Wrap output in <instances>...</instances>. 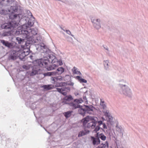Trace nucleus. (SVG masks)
<instances>
[{
  "label": "nucleus",
  "instance_id": "obj_1",
  "mask_svg": "<svg viewBox=\"0 0 148 148\" xmlns=\"http://www.w3.org/2000/svg\"><path fill=\"white\" fill-rule=\"evenodd\" d=\"M38 33V30L36 29H28L27 28L23 29L22 28H18L16 31V34H23V36L25 38H28V40L25 44L28 45L32 44L36 42H40L42 41L41 36H39L36 37L33 36L36 35Z\"/></svg>",
  "mask_w": 148,
  "mask_h": 148
},
{
  "label": "nucleus",
  "instance_id": "obj_2",
  "mask_svg": "<svg viewBox=\"0 0 148 148\" xmlns=\"http://www.w3.org/2000/svg\"><path fill=\"white\" fill-rule=\"evenodd\" d=\"M18 23L12 20L8 23H5L1 25L2 29H6L0 32V36L1 37L11 36L12 34V30L18 26Z\"/></svg>",
  "mask_w": 148,
  "mask_h": 148
},
{
  "label": "nucleus",
  "instance_id": "obj_3",
  "mask_svg": "<svg viewBox=\"0 0 148 148\" xmlns=\"http://www.w3.org/2000/svg\"><path fill=\"white\" fill-rule=\"evenodd\" d=\"M48 58L44 56L43 58H41L36 61L35 64L32 67V71L30 73L31 76H33L38 73L40 70V67L42 66L46 67L48 63Z\"/></svg>",
  "mask_w": 148,
  "mask_h": 148
},
{
  "label": "nucleus",
  "instance_id": "obj_4",
  "mask_svg": "<svg viewBox=\"0 0 148 148\" xmlns=\"http://www.w3.org/2000/svg\"><path fill=\"white\" fill-rule=\"evenodd\" d=\"M18 11V7L17 5L11 6L9 9H1L0 10V14L1 15L9 14V18L12 19L20 18V16L21 15L19 14H15Z\"/></svg>",
  "mask_w": 148,
  "mask_h": 148
},
{
  "label": "nucleus",
  "instance_id": "obj_5",
  "mask_svg": "<svg viewBox=\"0 0 148 148\" xmlns=\"http://www.w3.org/2000/svg\"><path fill=\"white\" fill-rule=\"evenodd\" d=\"M119 82L120 83L119 84V85L121 89V93L125 96L131 97L132 93L130 89L128 86V83L124 79L120 80Z\"/></svg>",
  "mask_w": 148,
  "mask_h": 148
},
{
  "label": "nucleus",
  "instance_id": "obj_6",
  "mask_svg": "<svg viewBox=\"0 0 148 148\" xmlns=\"http://www.w3.org/2000/svg\"><path fill=\"white\" fill-rule=\"evenodd\" d=\"M29 44V46H27L26 45H21V49H18L19 54H20V59L22 60L26 56L28 55L29 53V49L30 46Z\"/></svg>",
  "mask_w": 148,
  "mask_h": 148
},
{
  "label": "nucleus",
  "instance_id": "obj_7",
  "mask_svg": "<svg viewBox=\"0 0 148 148\" xmlns=\"http://www.w3.org/2000/svg\"><path fill=\"white\" fill-rule=\"evenodd\" d=\"M50 52L49 50H46L44 54L45 55L46 57L48 58L47 60L48 62L51 63L58 62V60L56 57L52 54H50Z\"/></svg>",
  "mask_w": 148,
  "mask_h": 148
},
{
  "label": "nucleus",
  "instance_id": "obj_8",
  "mask_svg": "<svg viewBox=\"0 0 148 148\" xmlns=\"http://www.w3.org/2000/svg\"><path fill=\"white\" fill-rule=\"evenodd\" d=\"M92 118L90 119V121L87 124L86 127L89 129H94L96 127L97 122V118L95 116H92Z\"/></svg>",
  "mask_w": 148,
  "mask_h": 148
},
{
  "label": "nucleus",
  "instance_id": "obj_9",
  "mask_svg": "<svg viewBox=\"0 0 148 148\" xmlns=\"http://www.w3.org/2000/svg\"><path fill=\"white\" fill-rule=\"evenodd\" d=\"M64 69L62 67H59L57 69L56 72H48L44 73V75L45 76H54L56 74L58 75L61 74L64 71Z\"/></svg>",
  "mask_w": 148,
  "mask_h": 148
},
{
  "label": "nucleus",
  "instance_id": "obj_10",
  "mask_svg": "<svg viewBox=\"0 0 148 148\" xmlns=\"http://www.w3.org/2000/svg\"><path fill=\"white\" fill-rule=\"evenodd\" d=\"M20 54L18 49L16 50H14L11 52L9 57V60H15L18 58L20 59Z\"/></svg>",
  "mask_w": 148,
  "mask_h": 148
},
{
  "label": "nucleus",
  "instance_id": "obj_11",
  "mask_svg": "<svg viewBox=\"0 0 148 148\" xmlns=\"http://www.w3.org/2000/svg\"><path fill=\"white\" fill-rule=\"evenodd\" d=\"M91 22L94 27L96 29H99L101 27V20L99 18H92Z\"/></svg>",
  "mask_w": 148,
  "mask_h": 148
},
{
  "label": "nucleus",
  "instance_id": "obj_12",
  "mask_svg": "<svg viewBox=\"0 0 148 148\" xmlns=\"http://www.w3.org/2000/svg\"><path fill=\"white\" fill-rule=\"evenodd\" d=\"M84 107L86 113L90 114H92L95 110V108L91 105H84Z\"/></svg>",
  "mask_w": 148,
  "mask_h": 148
},
{
  "label": "nucleus",
  "instance_id": "obj_13",
  "mask_svg": "<svg viewBox=\"0 0 148 148\" xmlns=\"http://www.w3.org/2000/svg\"><path fill=\"white\" fill-rule=\"evenodd\" d=\"M15 34L16 35H21V36L23 37V38H21L20 37H16V40L17 42H18V43L19 44H23L24 43L25 45H26L27 46H28L29 45H28V44L27 45L25 44V43L28 40V38H25L23 37V34H17L16 33V32H15Z\"/></svg>",
  "mask_w": 148,
  "mask_h": 148
},
{
  "label": "nucleus",
  "instance_id": "obj_14",
  "mask_svg": "<svg viewBox=\"0 0 148 148\" xmlns=\"http://www.w3.org/2000/svg\"><path fill=\"white\" fill-rule=\"evenodd\" d=\"M104 113L105 116L106 118L107 122L110 123L111 125H112L114 123L113 118L111 116L109 111H106Z\"/></svg>",
  "mask_w": 148,
  "mask_h": 148
},
{
  "label": "nucleus",
  "instance_id": "obj_15",
  "mask_svg": "<svg viewBox=\"0 0 148 148\" xmlns=\"http://www.w3.org/2000/svg\"><path fill=\"white\" fill-rule=\"evenodd\" d=\"M95 136H91V139L93 145H97L99 144L100 143V140L98 137V133H97L95 135Z\"/></svg>",
  "mask_w": 148,
  "mask_h": 148
},
{
  "label": "nucleus",
  "instance_id": "obj_16",
  "mask_svg": "<svg viewBox=\"0 0 148 148\" xmlns=\"http://www.w3.org/2000/svg\"><path fill=\"white\" fill-rule=\"evenodd\" d=\"M57 91L61 93L64 96L66 95L67 94V92L69 90L70 88L69 87H63L61 88H56Z\"/></svg>",
  "mask_w": 148,
  "mask_h": 148
},
{
  "label": "nucleus",
  "instance_id": "obj_17",
  "mask_svg": "<svg viewBox=\"0 0 148 148\" xmlns=\"http://www.w3.org/2000/svg\"><path fill=\"white\" fill-rule=\"evenodd\" d=\"M23 20H25L26 22L28 20L27 24L28 27H31L34 24V18L33 17H31L28 19V17H23Z\"/></svg>",
  "mask_w": 148,
  "mask_h": 148
},
{
  "label": "nucleus",
  "instance_id": "obj_18",
  "mask_svg": "<svg viewBox=\"0 0 148 148\" xmlns=\"http://www.w3.org/2000/svg\"><path fill=\"white\" fill-rule=\"evenodd\" d=\"M15 1V0H0V3L4 6H8L12 4Z\"/></svg>",
  "mask_w": 148,
  "mask_h": 148
},
{
  "label": "nucleus",
  "instance_id": "obj_19",
  "mask_svg": "<svg viewBox=\"0 0 148 148\" xmlns=\"http://www.w3.org/2000/svg\"><path fill=\"white\" fill-rule=\"evenodd\" d=\"M50 79L52 83H55L58 80L62 81L63 80V78L61 76H58L57 77L52 76L51 77Z\"/></svg>",
  "mask_w": 148,
  "mask_h": 148
},
{
  "label": "nucleus",
  "instance_id": "obj_20",
  "mask_svg": "<svg viewBox=\"0 0 148 148\" xmlns=\"http://www.w3.org/2000/svg\"><path fill=\"white\" fill-rule=\"evenodd\" d=\"M1 42L3 45L8 48H11L12 47V43L9 42L7 41L2 40H1Z\"/></svg>",
  "mask_w": 148,
  "mask_h": 148
},
{
  "label": "nucleus",
  "instance_id": "obj_21",
  "mask_svg": "<svg viewBox=\"0 0 148 148\" xmlns=\"http://www.w3.org/2000/svg\"><path fill=\"white\" fill-rule=\"evenodd\" d=\"M92 118V116H87L82 120V122L83 123V126L86 127V125L88 122L90 121V119Z\"/></svg>",
  "mask_w": 148,
  "mask_h": 148
},
{
  "label": "nucleus",
  "instance_id": "obj_22",
  "mask_svg": "<svg viewBox=\"0 0 148 148\" xmlns=\"http://www.w3.org/2000/svg\"><path fill=\"white\" fill-rule=\"evenodd\" d=\"M42 42V40L41 42H38L40 44V45H39V47H40L41 49L40 51L42 53H43L44 54H45V52H46V50H49V49H47L46 48V46L43 43H40Z\"/></svg>",
  "mask_w": 148,
  "mask_h": 148
},
{
  "label": "nucleus",
  "instance_id": "obj_23",
  "mask_svg": "<svg viewBox=\"0 0 148 148\" xmlns=\"http://www.w3.org/2000/svg\"><path fill=\"white\" fill-rule=\"evenodd\" d=\"M69 105L73 109H75L77 108H80L83 106L77 103H76L71 102L69 103Z\"/></svg>",
  "mask_w": 148,
  "mask_h": 148
},
{
  "label": "nucleus",
  "instance_id": "obj_24",
  "mask_svg": "<svg viewBox=\"0 0 148 148\" xmlns=\"http://www.w3.org/2000/svg\"><path fill=\"white\" fill-rule=\"evenodd\" d=\"M90 131L87 130H84L80 131L78 134L79 137H81L89 133Z\"/></svg>",
  "mask_w": 148,
  "mask_h": 148
},
{
  "label": "nucleus",
  "instance_id": "obj_25",
  "mask_svg": "<svg viewBox=\"0 0 148 148\" xmlns=\"http://www.w3.org/2000/svg\"><path fill=\"white\" fill-rule=\"evenodd\" d=\"M53 83L55 84V86L56 87L64 86L67 85L66 83L65 82H57L56 83Z\"/></svg>",
  "mask_w": 148,
  "mask_h": 148
},
{
  "label": "nucleus",
  "instance_id": "obj_26",
  "mask_svg": "<svg viewBox=\"0 0 148 148\" xmlns=\"http://www.w3.org/2000/svg\"><path fill=\"white\" fill-rule=\"evenodd\" d=\"M82 107L79 108V109L78 110V113L79 114L83 116H84L86 113V111H85V110H84V107L83 108H82Z\"/></svg>",
  "mask_w": 148,
  "mask_h": 148
},
{
  "label": "nucleus",
  "instance_id": "obj_27",
  "mask_svg": "<svg viewBox=\"0 0 148 148\" xmlns=\"http://www.w3.org/2000/svg\"><path fill=\"white\" fill-rule=\"evenodd\" d=\"M116 130L119 133H121L122 136L123 135V130L121 126H119L118 124L116 126Z\"/></svg>",
  "mask_w": 148,
  "mask_h": 148
},
{
  "label": "nucleus",
  "instance_id": "obj_28",
  "mask_svg": "<svg viewBox=\"0 0 148 148\" xmlns=\"http://www.w3.org/2000/svg\"><path fill=\"white\" fill-rule=\"evenodd\" d=\"M42 87L45 90H48L52 89L53 88V86L51 85H44L42 86Z\"/></svg>",
  "mask_w": 148,
  "mask_h": 148
},
{
  "label": "nucleus",
  "instance_id": "obj_29",
  "mask_svg": "<svg viewBox=\"0 0 148 148\" xmlns=\"http://www.w3.org/2000/svg\"><path fill=\"white\" fill-rule=\"evenodd\" d=\"M58 65L56 64H52L50 65L49 66H48L47 65L46 66L47 69L48 71H50L55 69L58 66Z\"/></svg>",
  "mask_w": 148,
  "mask_h": 148
},
{
  "label": "nucleus",
  "instance_id": "obj_30",
  "mask_svg": "<svg viewBox=\"0 0 148 148\" xmlns=\"http://www.w3.org/2000/svg\"><path fill=\"white\" fill-rule=\"evenodd\" d=\"M72 112V111H69L64 112L63 114L66 118H68L71 116V114Z\"/></svg>",
  "mask_w": 148,
  "mask_h": 148
},
{
  "label": "nucleus",
  "instance_id": "obj_31",
  "mask_svg": "<svg viewBox=\"0 0 148 148\" xmlns=\"http://www.w3.org/2000/svg\"><path fill=\"white\" fill-rule=\"evenodd\" d=\"M76 78L80 83H86L87 82V80L84 79L82 78L80 76H77L76 77Z\"/></svg>",
  "mask_w": 148,
  "mask_h": 148
},
{
  "label": "nucleus",
  "instance_id": "obj_32",
  "mask_svg": "<svg viewBox=\"0 0 148 148\" xmlns=\"http://www.w3.org/2000/svg\"><path fill=\"white\" fill-rule=\"evenodd\" d=\"M97 133H98V137L99 138H100L101 140L103 141L106 140V137L103 133H101L99 134L98 132Z\"/></svg>",
  "mask_w": 148,
  "mask_h": 148
},
{
  "label": "nucleus",
  "instance_id": "obj_33",
  "mask_svg": "<svg viewBox=\"0 0 148 148\" xmlns=\"http://www.w3.org/2000/svg\"><path fill=\"white\" fill-rule=\"evenodd\" d=\"M77 68L75 67H73V69H72L73 73L75 74L81 75H82L81 73L79 71H77Z\"/></svg>",
  "mask_w": 148,
  "mask_h": 148
},
{
  "label": "nucleus",
  "instance_id": "obj_34",
  "mask_svg": "<svg viewBox=\"0 0 148 148\" xmlns=\"http://www.w3.org/2000/svg\"><path fill=\"white\" fill-rule=\"evenodd\" d=\"M73 99V98L72 96L71 95H69V96H66L64 98V101H70L71 100H72Z\"/></svg>",
  "mask_w": 148,
  "mask_h": 148
},
{
  "label": "nucleus",
  "instance_id": "obj_35",
  "mask_svg": "<svg viewBox=\"0 0 148 148\" xmlns=\"http://www.w3.org/2000/svg\"><path fill=\"white\" fill-rule=\"evenodd\" d=\"M108 63L109 61L108 60L104 61L103 62L104 68L106 70H107L108 69Z\"/></svg>",
  "mask_w": 148,
  "mask_h": 148
},
{
  "label": "nucleus",
  "instance_id": "obj_36",
  "mask_svg": "<svg viewBox=\"0 0 148 148\" xmlns=\"http://www.w3.org/2000/svg\"><path fill=\"white\" fill-rule=\"evenodd\" d=\"M83 101L81 98L79 99H76L74 100L73 102L74 103H76L79 104V103H82L83 102Z\"/></svg>",
  "mask_w": 148,
  "mask_h": 148
},
{
  "label": "nucleus",
  "instance_id": "obj_37",
  "mask_svg": "<svg viewBox=\"0 0 148 148\" xmlns=\"http://www.w3.org/2000/svg\"><path fill=\"white\" fill-rule=\"evenodd\" d=\"M102 125H103L102 127L103 129L108 130H110L111 127L108 125L107 127L104 123H103Z\"/></svg>",
  "mask_w": 148,
  "mask_h": 148
},
{
  "label": "nucleus",
  "instance_id": "obj_38",
  "mask_svg": "<svg viewBox=\"0 0 148 148\" xmlns=\"http://www.w3.org/2000/svg\"><path fill=\"white\" fill-rule=\"evenodd\" d=\"M103 146H101L103 148H108V143L107 141L106 142V143L105 144H102Z\"/></svg>",
  "mask_w": 148,
  "mask_h": 148
},
{
  "label": "nucleus",
  "instance_id": "obj_39",
  "mask_svg": "<svg viewBox=\"0 0 148 148\" xmlns=\"http://www.w3.org/2000/svg\"><path fill=\"white\" fill-rule=\"evenodd\" d=\"M66 40L67 41L69 42L72 43H73V38L69 36L67 37L66 38Z\"/></svg>",
  "mask_w": 148,
  "mask_h": 148
},
{
  "label": "nucleus",
  "instance_id": "obj_40",
  "mask_svg": "<svg viewBox=\"0 0 148 148\" xmlns=\"http://www.w3.org/2000/svg\"><path fill=\"white\" fill-rule=\"evenodd\" d=\"M60 1L66 4H69L70 0H60Z\"/></svg>",
  "mask_w": 148,
  "mask_h": 148
},
{
  "label": "nucleus",
  "instance_id": "obj_41",
  "mask_svg": "<svg viewBox=\"0 0 148 148\" xmlns=\"http://www.w3.org/2000/svg\"><path fill=\"white\" fill-rule=\"evenodd\" d=\"M66 33L69 35H71L73 37L75 38L74 37V35H73V34H71V32L69 30H66Z\"/></svg>",
  "mask_w": 148,
  "mask_h": 148
},
{
  "label": "nucleus",
  "instance_id": "obj_42",
  "mask_svg": "<svg viewBox=\"0 0 148 148\" xmlns=\"http://www.w3.org/2000/svg\"><path fill=\"white\" fill-rule=\"evenodd\" d=\"M95 128L94 131L96 132H97V131H98L100 129V126L97 125L96 127H95Z\"/></svg>",
  "mask_w": 148,
  "mask_h": 148
},
{
  "label": "nucleus",
  "instance_id": "obj_43",
  "mask_svg": "<svg viewBox=\"0 0 148 148\" xmlns=\"http://www.w3.org/2000/svg\"><path fill=\"white\" fill-rule=\"evenodd\" d=\"M22 67L24 69H25L27 70L29 69V66H27L26 65H23V66Z\"/></svg>",
  "mask_w": 148,
  "mask_h": 148
},
{
  "label": "nucleus",
  "instance_id": "obj_44",
  "mask_svg": "<svg viewBox=\"0 0 148 148\" xmlns=\"http://www.w3.org/2000/svg\"><path fill=\"white\" fill-rule=\"evenodd\" d=\"M98 123V126H100L101 125L103 124V121H97V123Z\"/></svg>",
  "mask_w": 148,
  "mask_h": 148
},
{
  "label": "nucleus",
  "instance_id": "obj_45",
  "mask_svg": "<svg viewBox=\"0 0 148 148\" xmlns=\"http://www.w3.org/2000/svg\"><path fill=\"white\" fill-rule=\"evenodd\" d=\"M100 105L102 107L103 109H105L106 108V106L105 103L100 104Z\"/></svg>",
  "mask_w": 148,
  "mask_h": 148
},
{
  "label": "nucleus",
  "instance_id": "obj_46",
  "mask_svg": "<svg viewBox=\"0 0 148 148\" xmlns=\"http://www.w3.org/2000/svg\"><path fill=\"white\" fill-rule=\"evenodd\" d=\"M83 99L84 101H85V102L88 103V101L86 97V96H83Z\"/></svg>",
  "mask_w": 148,
  "mask_h": 148
},
{
  "label": "nucleus",
  "instance_id": "obj_47",
  "mask_svg": "<svg viewBox=\"0 0 148 148\" xmlns=\"http://www.w3.org/2000/svg\"><path fill=\"white\" fill-rule=\"evenodd\" d=\"M37 121H38V122L39 123H40L41 122V118L40 117L39 118H38V119L37 120Z\"/></svg>",
  "mask_w": 148,
  "mask_h": 148
},
{
  "label": "nucleus",
  "instance_id": "obj_48",
  "mask_svg": "<svg viewBox=\"0 0 148 148\" xmlns=\"http://www.w3.org/2000/svg\"><path fill=\"white\" fill-rule=\"evenodd\" d=\"M100 100H101V101H100V104L105 103V101H104L102 99H101Z\"/></svg>",
  "mask_w": 148,
  "mask_h": 148
},
{
  "label": "nucleus",
  "instance_id": "obj_49",
  "mask_svg": "<svg viewBox=\"0 0 148 148\" xmlns=\"http://www.w3.org/2000/svg\"><path fill=\"white\" fill-rule=\"evenodd\" d=\"M74 83L71 82L70 83H69L68 85L71 86H73L74 85Z\"/></svg>",
  "mask_w": 148,
  "mask_h": 148
},
{
  "label": "nucleus",
  "instance_id": "obj_50",
  "mask_svg": "<svg viewBox=\"0 0 148 148\" xmlns=\"http://www.w3.org/2000/svg\"><path fill=\"white\" fill-rule=\"evenodd\" d=\"M104 48L106 50H107L108 51V48L107 46H103Z\"/></svg>",
  "mask_w": 148,
  "mask_h": 148
},
{
  "label": "nucleus",
  "instance_id": "obj_51",
  "mask_svg": "<svg viewBox=\"0 0 148 148\" xmlns=\"http://www.w3.org/2000/svg\"><path fill=\"white\" fill-rule=\"evenodd\" d=\"M79 93L77 92H75V94L76 96L78 95H79Z\"/></svg>",
  "mask_w": 148,
  "mask_h": 148
},
{
  "label": "nucleus",
  "instance_id": "obj_52",
  "mask_svg": "<svg viewBox=\"0 0 148 148\" xmlns=\"http://www.w3.org/2000/svg\"><path fill=\"white\" fill-rule=\"evenodd\" d=\"M96 148H102V147L101 146H98Z\"/></svg>",
  "mask_w": 148,
  "mask_h": 148
},
{
  "label": "nucleus",
  "instance_id": "obj_53",
  "mask_svg": "<svg viewBox=\"0 0 148 148\" xmlns=\"http://www.w3.org/2000/svg\"><path fill=\"white\" fill-rule=\"evenodd\" d=\"M61 29H62L64 31L66 32V30L65 29H63L61 27Z\"/></svg>",
  "mask_w": 148,
  "mask_h": 148
},
{
  "label": "nucleus",
  "instance_id": "obj_54",
  "mask_svg": "<svg viewBox=\"0 0 148 148\" xmlns=\"http://www.w3.org/2000/svg\"><path fill=\"white\" fill-rule=\"evenodd\" d=\"M62 64V62H61L60 63H59L60 65H61Z\"/></svg>",
  "mask_w": 148,
  "mask_h": 148
},
{
  "label": "nucleus",
  "instance_id": "obj_55",
  "mask_svg": "<svg viewBox=\"0 0 148 148\" xmlns=\"http://www.w3.org/2000/svg\"><path fill=\"white\" fill-rule=\"evenodd\" d=\"M47 132L48 133H49V134H50V133H49V132Z\"/></svg>",
  "mask_w": 148,
  "mask_h": 148
},
{
  "label": "nucleus",
  "instance_id": "obj_56",
  "mask_svg": "<svg viewBox=\"0 0 148 148\" xmlns=\"http://www.w3.org/2000/svg\"><path fill=\"white\" fill-rule=\"evenodd\" d=\"M38 48H36V49H37V50H38Z\"/></svg>",
  "mask_w": 148,
  "mask_h": 148
},
{
  "label": "nucleus",
  "instance_id": "obj_57",
  "mask_svg": "<svg viewBox=\"0 0 148 148\" xmlns=\"http://www.w3.org/2000/svg\"><path fill=\"white\" fill-rule=\"evenodd\" d=\"M44 128V129L45 130H46H46H45V128Z\"/></svg>",
  "mask_w": 148,
  "mask_h": 148
},
{
  "label": "nucleus",
  "instance_id": "obj_58",
  "mask_svg": "<svg viewBox=\"0 0 148 148\" xmlns=\"http://www.w3.org/2000/svg\"><path fill=\"white\" fill-rule=\"evenodd\" d=\"M55 142H53V143H54Z\"/></svg>",
  "mask_w": 148,
  "mask_h": 148
}]
</instances>
